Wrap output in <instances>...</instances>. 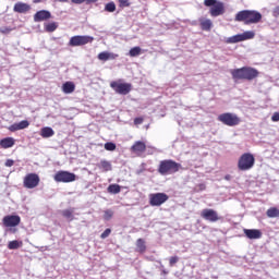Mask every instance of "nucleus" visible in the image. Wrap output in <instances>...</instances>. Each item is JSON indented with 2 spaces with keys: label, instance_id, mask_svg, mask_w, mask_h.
<instances>
[{
  "label": "nucleus",
  "instance_id": "nucleus-31",
  "mask_svg": "<svg viewBox=\"0 0 279 279\" xmlns=\"http://www.w3.org/2000/svg\"><path fill=\"white\" fill-rule=\"evenodd\" d=\"M117 11V4L114 2H109L105 5V12H116Z\"/></svg>",
  "mask_w": 279,
  "mask_h": 279
},
{
  "label": "nucleus",
  "instance_id": "nucleus-21",
  "mask_svg": "<svg viewBox=\"0 0 279 279\" xmlns=\"http://www.w3.org/2000/svg\"><path fill=\"white\" fill-rule=\"evenodd\" d=\"M146 149H147V146L141 141L135 142V144L131 147V151H135L140 154H143V151H145Z\"/></svg>",
  "mask_w": 279,
  "mask_h": 279
},
{
  "label": "nucleus",
  "instance_id": "nucleus-14",
  "mask_svg": "<svg viewBox=\"0 0 279 279\" xmlns=\"http://www.w3.org/2000/svg\"><path fill=\"white\" fill-rule=\"evenodd\" d=\"M2 223L5 228H16L21 223V216L19 215H8L2 219Z\"/></svg>",
  "mask_w": 279,
  "mask_h": 279
},
{
  "label": "nucleus",
  "instance_id": "nucleus-29",
  "mask_svg": "<svg viewBox=\"0 0 279 279\" xmlns=\"http://www.w3.org/2000/svg\"><path fill=\"white\" fill-rule=\"evenodd\" d=\"M45 29H46V32H48V33L56 32V31L58 29V23H56V22L48 23V24L45 26Z\"/></svg>",
  "mask_w": 279,
  "mask_h": 279
},
{
  "label": "nucleus",
  "instance_id": "nucleus-16",
  "mask_svg": "<svg viewBox=\"0 0 279 279\" xmlns=\"http://www.w3.org/2000/svg\"><path fill=\"white\" fill-rule=\"evenodd\" d=\"M32 10V5L25 2H16L13 7V12H16L17 14H27Z\"/></svg>",
  "mask_w": 279,
  "mask_h": 279
},
{
  "label": "nucleus",
  "instance_id": "nucleus-5",
  "mask_svg": "<svg viewBox=\"0 0 279 279\" xmlns=\"http://www.w3.org/2000/svg\"><path fill=\"white\" fill-rule=\"evenodd\" d=\"M255 162L256 158H254L252 153H244L238 161V169H240V171H250Z\"/></svg>",
  "mask_w": 279,
  "mask_h": 279
},
{
  "label": "nucleus",
  "instance_id": "nucleus-39",
  "mask_svg": "<svg viewBox=\"0 0 279 279\" xmlns=\"http://www.w3.org/2000/svg\"><path fill=\"white\" fill-rule=\"evenodd\" d=\"M5 167H14V160L13 159H7Z\"/></svg>",
  "mask_w": 279,
  "mask_h": 279
},
{
  "label": "nucleus",
  "instance_id": "nucleus-37",
  "mask_svg": "<svg viewBox=\"0 0 279 279\" xmlns=\"http://www.w3.org/2000/svg\"><path fill=\"white\" fill-rule=\"evenodd\" d=\"M179 260H180V257H178V256L170 257V259H169L170 267H173V265H175V263H178Z\"/></svg>",
  "mask_w": 279,
  "mask_h": 279
},
{
  "label": "nucleus",
  "instance_id": "nucleus-3",
  "mask_svg": "<svg viewBox=\"0 0 279 279\" xmlns=\"http://www.w3.org/2000/svg\"><path fill=\"white\" fill-rule=\"evenodd\" d=\"M182 169V163L175 162L173 159H165L159 162L158 173L160 175H172Z\"/></svg>",
  "mask_w": 279,
  "mask_h": 279
},
{
  "label": "nucleus",
  "instance_id": "nucleus-43",
  "mask_svg": "<svg viewBox=\"0 0 279 279\" xmlns=\"http://www.w3.org/2000/svg\"><path fill=\"white\" fill-rule=\"evenodd\" d=\"M1 34H10L11 29L8 27L0 28Z\"/></svg>",
  "mask_w": 279,
  "mask_h": 279
},
{
  "label": "nucleus",
  "instance_id": "nucleus-46",
  "mask_svg": "<svg viewBox=\"0 0 279 279\" xmlns=\"http://www.w3.org/2000/svg\"><path fill=\"white\" fill-rule=\"evenodd\" d=\"M225 180H232V175L227 174V175L225 177Z\"/></svg>",
  "mask_w": 279,
  "mask_h": 279
},
{
  "label": "nucleus",
  "instance_id": "nucleus-26",
  "mask_svg": "<svg viewBox=\"0 0 279 279\" xmlns=\"http://www.w3.org/2000/svg\"><path fill=\"white\" fill-rule=\"evenodd\" d=\"M100 169H104V171H112V163L106 159L100 161Z\"/></svg>",
  "mask_w": 279,
  "mask_h": 279
},
{
  "label": "nucleus",
  "instance_id": "nucleus-1",
  "mask_svg": "<svg viewBox=\"0 0 279 279\" xmlns=\"http://www.w3.org/2000/svg\"><path fill=\"white\" fill-rule=\"evenodd\" d=\"M234 21L244 25H254L263 21V14L256 10H242L235 14Z\"/></svg>",
  "mask_w": 279,
  "mask_h": 279
},
{
  "label": "nucleus",
  "instance_id": "nucleus-22",
  "mask_svg": "<svg viewBox=\"0 0 279 279\" xmlns=\"http://www.w3.org/2000/svg\"><path fill=\"white\" fill-rule=\"evenodd\" d=\"M53 134H56V132L53 131V129H51V126H45L40 130V136L43 138H51Z\"/></svg>",
  "mask_w": 279,
  "mask_h": 279
},
{
  "label": "nucleus",
  "instance_id": "nucleus-24",
  "mask_svg": "<svg viewBox=\"0 0 279 279\" xmlns=\"http://www.w3.org/2000/svg\"><path fill=\"white\" fill-rule=\"evenodd\" d=\"M108 193H111V195H119L121 193V185L119 184H110L107 189Z\"/></svg>",
  "mask_w": 279,
  "mask_h": 279
},
{
  "label": "nucleus",
  "instance_id": "nucleus-6",
  "mask_svg": "<svg viewBox=\"0 0 279 279\" xmlns=\"http://www.w3.org/2000/svg\"><path fill=\"white\" fill-rule=\"evenodd\" d=\"M95 40V37L90 35H75L69 40V47H84V45H90Z\"/></svg>",
  "mask_w": 279,
  "mask_h": 279
},
{
  "label": "nucleus",
  "instance_id": "nucleus-23",
  "mask_svg": "<svg viewBox=\"0 0 279 279\" xmlns=\"http://www.w3.org/2000/svg\"><path fill=\"white\" fill-rule=\"evenodd\" d=\"M62 90L65 95H71V93L75 90V84H73V82H65L62 86Z\"/></svg>",
  "mask_w": 279,
  "mask_h": 279
},
{
  "label": "nucleus",
  "instance_id": "nucleus-7",
  "mask_svg": "<svg viewBox=\"0 0 279 279\" xmlns=\"http://www.w3.org/2000/svg\"><path fill=\"white\" fill-rule=\"evenodd\" d=\"M218 121L223 123V125H228L229 128H234L241 123V118L236 116V113L226 112L218 116Z\"/></svg>",
  "mask_w": 279,
  "mask_h": 279
},
{
  "label": "nucleus",
  "instance_id": "nucleus-12",
  "mask_svg": "<svg viewBox=\"0 0 279 279\" xmlns=\"http://www.w3.org/2000/svg\"><path fill=\"white\" fill-rule=\"evenodd\" d=\"M40 184V177L36 173H28L24 178V187L25 189H36Z\"/></svg>",
  "mask_w": 279,
  "mask_h": 279
},
{
  "label": "nucleus",
  "instance_id": "nucleus-27",
  "mask_svg": "<svg viewBox=\"0 0 279 279\" xmlns=\"http://www.w3.org/2000/svg\"><path fill=\"white\" fill-rule=\"evenodd\" d=\"M23 245V242H20L19 240L10 241L8 244L9 250H19Z\"/></svg>",
  "mask_w": 279,
  "mask_h": 279
},
{
  "label": "nucleus",
  "instance_id": "nucleus-8",
  "mask_svg": "<svg viewBox=\"0 0 279 279\" xmlns=\"http://www.w3.org/2000/svg\"><path fill=\"white\" fill-rule=\"evenodd\" d=\"M255 36H256V34L254 33V31H246L242 34H238V35L228 37L226 43L228 45H234L236 43H243V40H252V38H254Z\"/></svg>",
  "mask_w": 279,
  "mask_h": 279
},
{
  "label": "nucleus",
  "instance_id": "nucleus-20",
  "mask_svg": "<svg viewBox=\"0 0 279 279\" xmlns=\"http://www.w3.org/2000/svg\"><path fill=\"white\" fill-rule=\"evenodd\" d=\"M0 147L2 149H10V147H14V140L12 137H5L0 141Z\"/></svg>",
  "mask_w": 279,
  "mask_h": 279
},
{
  "label": "nucleus",
  "instance_id": "nucleus-35",
  "mask_svg": "<svg viewBox=\"0 0 279 279\" xmlns=\"http://www.w3.org/2000/svg\"><path fill=\"white\" fill-rule=\"evenodd\" d=\"M136 245H137L140 252H145L146 246H145V241L143 239H138L136 241Z\"/></svg>",
  "mask_w": 279,
  "mask_h": 279
},
{
  "label": "nucleus",
  "instance_id": "nucleus-30",
  "mask_svg": "<svg viewBox=\"0 0 279 279\" xmlns=\"http://www.w3.org/2000/svg\"><path fill=\"white\" fill-rule=\"evenodd\" d=\"M129 56L131 58H136V56H141V47L137 46V47L131 48L129 51Z\"/></svg>",
  "mask_w": 279,
  "mask_h": 279
},
{
  "label": "nucleus",
  "instance_id": "nucleus-25",
  "mask_svg": "<svg viewBox=\"0 0 279 279\" xmlns=\"http://www.w3.org/2000/svg\"><path fill=\"white\" fill-rule=\"evenodd\" d=\"M267 217H269L270 219H274L276 217H279V209L276 207H271L269 209H267L266 211Z\"/></svg>",
  "mask_w": 279,
  "mask_h": 279
},
{
  "label": "nucleus",
  "instance_id": "nucleus-17",
  "mask_svg": "<svg viewBox=\"0 0 279 279\" xmlns=\"http://www.w3.org/2000/svg\"><path fill=\"white\" fill-rule=\"evenodd\" d=\"M246 239L256 240L263 236V232L258 229H243Z\"/></svg>",
  "mask_w": 279,
  "mask_h": 279
},
{
  "label": "nucleus",
  "instance_id": "nucleus-18",
  "mask_svg": "<svg viewBox=\"0 0 279 279\" xmlns=\"http://www.w3.org/2000/svg\"><path fill=\"white\" fill-rule=\"evenodd\" d=\"M29 128V121L27 120H22L19 123H14L9 126L10 132H19V130H25Z\"/></svg>",
  "mask_w": 279,
  "mask_h": 279
},
{
  "label": "nucleus",
  "instance_id": "nucleus-4",
  "mask_svg": "<svg viewBox=\"0 0 279 279\" xmlns=\"http://www.w3.org/2000/svg\"><path fill=\"white\" fill-rule=\"evenodd\" d=\"M204 5L209 9L210 16L217 17L226 14V7L219 0H204Z\"/></svg>",
  "mask_w": 279,
  "mask_h": 279
},
{
  "label": "nucleus",
  "instance_id": "nucleus-34",
  "mask_svg": "<svg viewBox=\"0 0 279 279\" xmlns=\"http://www.w3.org/2000/svg\"><path fill=\"white\" fill-rule=\"evenodd\" d=\"M98 60H102L104 62L110 60V52H100L98 54Z\"/></svg>",
  "mask_w": 279,
  "mask_h": 279
},
{
  "label": "nucleus",
  "instance_id": "nucleus-38",
  "mask_svg": "<svg viewBox=\"0 0 279 279\" xmlns=\"http://www.w3.org/2000/svg\"><path fill=\"white\" fill-rule=\"evenodd\" d=\"M120 8H130V1L129 0H119Z\"/></svg>",
  "mask_w": 279,
  "mask_h": 279
},
{
  "label": "nucleus",
  "instance_id": "nucleus-41",
  "mask_svg": "<svg viewBox=\"0 0 279 279\" xmlns=\"http://www.w3.org/2000/svg\"><path fill=\"white\" fill-rule=\"evenodd\" d=\"M271 121L274 122H278L279 121V113L278 112H275L271 117Z\"/></svg>",
  "mask_w": 279,
  "mask_h": 279
},
{
  "label": "nucleus",
  "instance_id": "nucleus-32",
  "mask_svg": "<svg viewBox=\"0 0 279 279\" xmlns=\"http://www.w3.org/2000/svg\"><path fill=\"white\" fill-rule=\"evenodd\" d=\"M112 217H114V211H112V209L105 210V214H104L105 221H110Z\"/></svg>",
  "mask_w": 279,
  "mask_h": 279
},
{
  "label": "nucleus",
  "instance_id": "nucleus-13",
  "mask_svg": "<svg viewBox=\"0 0 279 279\" xmlns=\"http://www.w3.org/2000/svg\"><path fill=\"white\" fill-rule=\"evenodd\" d=\"M169 199V195L166 193H155L149 195L150 206H162L165 202Z\"/></svg>",
  "mask_w": 279,
  "mask_h": 279
},
{
  "label": "nucleus",
  "instance_id": "nucleus-44",
  "mask_svg": "<svg viewBox=\"0 0 279 279\" xmlns=\"http://www.w3.org/2000/svg\"><path fill=\"white\" fill-rule=\"evenodd\" d=\"M99 0H85L87 5H90V3H97Z\"/></svg>",
  "mask_w": 279,
  "mask_h": 279
},
{
  "label": "nucleus",
  "instance_id": "nucleus-19",
  "mask_svg": "<svg viewBox=\"0 0 279 279\" xmlns=\"http://www.w3.org/2000/svg\"><path fill=\"white\" fill-rule=\"evenodd\" d=\"M199 23H201V28L203 29V32H210V29H213V21L211 20L201 19Z\"/></svg>",
  "mask_w": 279,
  "mask_h": 279
},
{
  "label": "nucleus",
  "instance_id": "nucleus-11",
  "mask_svg": "<svg viewBox=\"0 0 279 279\" xmlns=\"http://www.w3.org/2000/svg\"><path fill=\"white\" fill-rule=\"evenodd\" d=\"M201 217L205 219V221H209L210 223H216V221H221V216L215 211V209H203L201 213Z\"/></svg>",
  "mask_w": 279,
  "mask_h": 279
},
{
  "label": "nucleus",
  "instance_id": "nucleus-47",
  "mask_svg": "<svg viewBox=\"0 0 279 279\" xmlns=\"http://www.w3.org/2000/svg\"><path fill=\"white\" fill-rule=\"evenodd\" d=\"M43 0H33V3H41Z\"/></svg>",
  "mask_w": 279,
  "mask_h": 279
},
{
  "label": "nucleus",
  "instance_id": "nucleus-40",
  "mask_svg": "<svg viewBox=\"0 0 279 279\" xmlns=\"http://www.w3.org/2000/svg\"><path fill=\"white\" fill-rule=\"evenodd\" d=\"M72 3H75V5H82V3H86V0H71Z\"/></svg>",
  "mask_w": 279,
  "mask_h": 279
},
{
  "label": "nucleus",
  "instance_id": "nucleus-33",
  "mask_svg": "<svg viewBox=\"0 0 279 279\" xmlns=\"http://www.w3.org/2000/svg\"><path fill=\"white\" fill-rule=\"evenodd\" d=\"M105 149L107 151H114V149H117V144H114L113 142H107L105 143Z\"/></svg>",
  "mask_w": 279,
  "mask_h": 279
},
{
  "label": "nucleus",
  "instance_id": "nucleus-10",
  "mask_svg": "<svg viewBox=\"0 0 279 279\" xmlns=\"http://www.w3.org/2000/svg\"><path fill=\"white\" fill-rule=\"evenodd\" d=\"M110 87L118 94V95H129L132 90V84L130 83H119V82H111Z\"/></svg>",
  "mask_w": 279,
  "mask_h": 279
},
{
  "label": "nucleus",
  "instance_id": "nucleus-2",
  "mask_svg": "<svg viewBox=\"0 0 279 279\" xmlns=\"http://www.w3.org/2000/svg\"><path fill=\"white\" fill-rule=\"evenodd\" d=\"M231 75L235 82L239 80H246L247 82H252V80H256V77H258L259 72L254 68L243 66L232 70Z\"/></svg>",
  "mask_w": 279,
  "mask_h": 279
},
{
  "label": "nucleus",
  "instance_id": "nucleus-15",
  "mask_svg": "<svg viewBox=\"0 0 279 279\" xmlns=\"http://www.w3.org/2000/svg\"><path fill=\"white\" fill-rule=\"evenodd\" d=\"M49 19H51V12L47 10H40L34 14L35 23H43V21H49Z\"/></svg>",
  "mask_w": 279,
  "mask_h": 279
},
{
  "label": "nucleus",
  "instance_id": "nucleus-28",
  "mask_svg": "<svg viewBox=\"0 0 279 279\" xmlns=\"http://www.w3.org/2000/svg\"><path fill=\"white\" fill-rule=\"evenodd\" d=\"M73 213H74V209H64L61 211L62 216L65 219H70V221H73Z\"/></svg>",
  "mask_w": 279,
  "mask_h": 279
},
{
  "label": "nucleus",
  "instance_id": "nucleus-36",
  "mask_svg": "<svg viewBox=\"0 0 279 279\" xmlns=\"http://www.w3.org/2000/svg\"><path fill=\"white\" fill-rule=\"evenodd\" d=\"M112 233L111 229H106L101 234H100V239H108V236H110V234Z\"/></svg>",
  "mask_w": 279,
  "mask_h": 279
},
{
  "label": "nucleus",
  "instance_id": "nucleus-48",
  "mask_svg": "<svg viewBox=\"0 0 279 279\" xmlns=\"http://www.w3.org/2000/svg\"><path fill=\"white\" fill-rule=\"evenodd\" d=\"M162 274H163L165 276H167V275L169 274V271L166 270V269H163V270H162Z\"/></svg>",
  "mask_w": 279,
  "mask_h": 279
},
{
  "label": "nucleus",
  "instance_id": "nucleus-9",
  "mask_svg": "<svg viewBox=\"0 0 279 279\" xmlns=\"http://www.w3.org/2000/svg\"><path fill=\"white\" fill-rule=\"evenodd\" d=\"M75 180H77V175L73 172L60 170L54 174V182L69 183L75 182Z\"/></svg>",
  "mask_w": 279,
  "mask_h": 279
},
{
  "label": "nucleus",
  "instance_id": "nucleus-45",
  "mask_svg": "<svg viewBox=\"0 0 279 279\" xmlns=\"http://www.w3.org/2000/svg\"><path fill=\"white\" fill-rule=\"evenodd\" d=\"M274 14L275 16H279V5L275 8Z\"/></svg>",
  "mask_w": 279,
  "mask_h": 279
},
{
  "label": "nucleus",
  "instance_id": "nucleus-42",
  "mask_svg": "<svg viewBox=\"0 0 279 279\" xmlns=\"http://www.w3.org/2000/svg\"><path fill=\"white\" fill-rule=\"evenodd\" d=\"M142 123H143V118H135L134 119V124L135 125H142Z\"/></svg>",
  "mask_w": 279,
  "mask_h": 279
}]
</instances>
